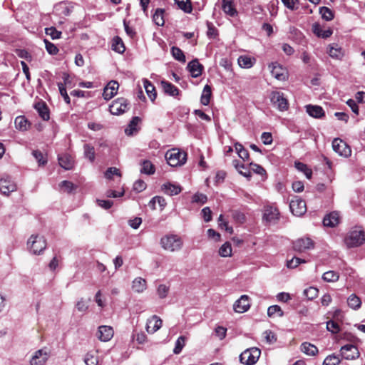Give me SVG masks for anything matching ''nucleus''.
<instances>
[{
  "label": "nucleus",
  "instance_id": "nucleus-15",
  "mask_svg": "<svg viewBox=\"0 0 365 365\" xmlns=\"http://www.w3.org/2000/svg\"><path fill=\"white\" fill-rule=\"evenodd\" d=\"M250 307V299L247 295H242L239 299H237L234 305L233 309L235 312L237 313H244L247 312Z\"/></svg>",
  "mask_w": 365,
  "mask_h": 365
},
{
  "label": "nucleus",
  "instance_id": "nucleus-58",
  "mask_svg": "<svg viewBox=\"0 0 365 365\" xmlns=\"http://www.w3.org/2000/svg\"><path fill=\"white\" fill-rule=\"evenodd\" d=\"M44 43L46 45V49L49 54L56 55L58 53V48L56 47V45H54L53 43L48 41L46 39L44 40Z\"/></svg>",
  "mask_w": 365,
  "mask_h": 365
},
{
  "label": "nucleus",
  "instance_id": "nucleus-11",
  "mask_svg": "<svg viewBox=\"0 0 365 365\" xmlns=\"http://www.w3.org/2000/svg\"><path fill=\"white\" fill-rule=\"evenodd\" d=\"M289 208L292 214L296 216H302L307 211L305 202L298 197H295L291 200Z\"/></svg>",
  "mask_w": 365,
  "mask_h": 365
},
{
  "label": "nucleus",
  "instance_id": "nucleus-26",
  "mask_svg": "<svg viewBox=\"0 0 365 365\" xmlns=\"http://www.w3.org/2000/svg\"><path fill=\"white\" fill-rule=\"evenodd\" d=\"M237 62L241 68H250L255 63L256 59L254 57H251L250 56L242 55L238 58Z\"/></svg>",
  "mask_w": 365,
  "mask_h": 365
},
{
  "label": "nucleus",
  "instance_id": "nucleus-1",
  "mask_svg": "<svg viewBox=\"0 0 365 365\" xmlns=\"http://www.w3.org/2000/svg\"><path fill=\"white\" fill-rule=\"evenodd\" d=\"M365 242V232L360 227H353L346 235L344 243L347 247H356Z\"/></svg>",
  "mask_w": 365,
  "mask_h": 365
},
{
  "label": "nucleus",
  "instance_id": "nucleus-3",
  "mask_svg": "<svg viewBox=\"0 0 365 365\" xmlns=\"http://www.w3.org/2000/svg\"><path fill=\"white\" fill-rule=\"evenodd\" d=\"M165 158L170 166L176 167L185 163L187 153L178 149L173 148L166 153Z\"/></svg>",
  "mask_w": 365,
  "mask_h": 365
},
{
  "label": "nucleus",
  "instance_id": "nucleus-42",
  "mask_svg": "<svg viewBox=\"0 0 365 365\" xmlns=\"http://www.w3.org/2000/svg\"><path fill=\"white\" fill-rule=\"evenodd\" d=\"M339 274L332 270L327 271L322 275V279L327 282H335L339 280Z\"/></svg>",
  "mask_w": 365,
  "mask_h": 365
},
{
  "label": "nucleus",
  "instance_id": "nucleus-50",
  "mask_svg": "<svg viewBox=\"0 0 365 365\" xmlns=\"http://www.w3.org/2000/svg\"><path fill=\"white\" fill-rule=\"evenodd\" d=\"M185 341L186 338L184 336H180L178 338L175 342V348L173 349L174 354H179L181 352L182 348L185 345Z\"/></svg>",
  "mask_w": 365,
  "mask_h": 365
},
{
  "label": "nucleus",
  "instance_id": "nucleus-44",
  "mask_svg": "<svg viewBox=\"0 0 365 365\" xmlns=\"http://www.w3.org/2000/svg\"><path fill=\"white\" fill-rule=\"evenodd\" d=\"M234 166L237 170L244 177L250 178L251 177V171L247 170L245 165L240 163L237 160L233 161Z\"/></svg>",
  "mask_w": 365,
  "mask_h": 365
},
{
  "label": "nucleus",
  "instance_id": "nucleus-46",
  "mask_svg": "<svg viewBox=\"0 0 365 365\" xmlns=\"http://www.w3.org/2000/svg\"><path fill=\"white\" fill-rule=\"evenodd\" d=\"M235 148L240 158L243 160H246L249 158L248 151L243 147V145L239 143L235 144Z\"/></svg>",
  "mask_w": 365,
  "mask_h": 365
},
{
  "label": "nucleus",
  "instance_id": "nucleus-8",
  "mask_svg": "<svg viewBox=\"0 0 365 365\" xmlns=\"http://www.w3.org/2000/svg\"><path fill=\"white\" fill-rule=\"evenodd\" d=\"M340 355L346 360H354L360 356V352L356 346L346 344L341 347Z\"/></svg>",
  "mask_w": 365,
  "mask_h": 365
},
{
  "label": "nucleus",
  "instance_id": "nucleus-24",
  "mask_svg": "<svg viewBox=\"0 0 365 365\" xmlns=\"http://www.w3.org/2000/svg\"><path fill=\"white\" fill-rule=\"evenodd\" d=\"M187 68L194 78L200 76L202 73V66L197 59L192 60L187 65Z\"/></svg>",
  "mask_w": 365,
  "mask_h": 365
},
{
  "label": "nucleus",
  "instance_id": "nucleus-17",
  "mask_svg": "<svg viewBox=\"0 0 365 365\" xmlns=\"http://www.w3.org/2000/svg\"><path fill=\"white\" fill-rule=\"evenodd\" d=\"M113 329L110 326H100L98 331V338L102 341H108L113 336Z\"/></svg>",
  "mask_w": 365,
  "mask_h": 365
},
{
  "label": "nucleus",
  "instance_id": "nucleus-10",
  "mask_svg": "<svg viewBox=\"0 0 365 365\" xmlns=\"http://www.w3.org/2000/svg\"><path fill=\"white\" fill-rule=\"evenodd\" d=\"M128 109V101L124 98H118L110 106L109 110L113 115H120Z\"/></svg>",
  "mask_w": 365,
  "mask_h": 365
},
{
  "label": "nucleus",
  "instance_id": "nucleus-12",
  "mask_svg": "<svg viewBox=\"0 0 365 365\" xmlns=\"http://www.w3.org/2000/svg\"><path fill=\"white\" fill-rule=\"evenodd\" d=\"M16 185L9 176H4L0 179V192L6 196L16 190Z\"/></svg>",
  "mask_w": 365,
  "mask_h": 365
},
{
  "label": "nucleus",
  "instance_id": "nucleus-41",
  "mask_svg": "<svg viewBox=\"0 0 365 365\" xmlns=\"http://www.w3.org/2000/svg\"><path fill=\"white\" fill-rule=\"evenodd\" d=\"M84 362L86 365H98V356L96 353L88 352L84 357Z\"/></svg>",
  "mask_w": 365,
  "mask_h": 365
},
{
  "label": "nucleus",
  "instance_id": "nucleus-54",
  "mask_svg": "<svg viewBox=\"0 0 365 365\" xmlns=\"http://www.w3.org/2000/svg\"><path fill=\"white\" fill-rule=\"evenodd\" d=\"M158 203L160 207L163 208L166 205L165 200L160 196H155L153 197L150 202L149 205L153 209H155V204Z\"/></svg>",
  "mask_w": 365,
  "mask_h": 365
},
{
  "label": "nucleus",
  "instance_id": "nucleus-31",
  "mask_svg": "<svg viewBox=\"0 0 365 365\" xmlns=\"http://www.w3.org/2000/svg\"><path fill=\"white\" fill-rule=\"evenodd\" d=\"M59 165L65 170H70L73 165L72 157L68 154H64L58 157Z\"/></svg>",
  "mask_w": 365,
  "mask_h": 365
},
{
  "label": "nucleus",
  "instance_id": "nucleus-5",
  "mask_svg": "<svg viewBox=\"0 0 365 365\" xmlns=\"http://www.w3.org/2000/svg\"><path fill=\"white\" fill-rule=\"evenodd\" d=\"M260 354L261 351L258 348L247 349L240 355V361L246 365H253L258 361Z\"/></svg>",
  "mask_w": 365,
  "mask_h": 365
},
{
  "label": "nucleus",
  "instance_id": "nucleus-9",
  "mask_svg": "<svg viewBox=\"0 0 365 365\" xmlns=\"http://www.w3.org/2000/svg\"><path fill=\"white\" fill-rule=\"evenodd\" d=\"M272 76L278 81L287 79L288 73L287 69L277 62H272L269 65Z\"/></svg>",
  "mask_w": 365,
  "mask_h": 365
},
{
  "label": "nucleus",
  "instance_id": "nucleus-56",
  "mask_svg": "<svg viewBox=\"0 0 365 365\" xmlns=\"http://www.w3.org/2000/svg\"><path fill=\"white\" fill-rule=\"evenodd\" d=\"M263 336L265 341L269 344H274L277 341V336L271 330L264 331L263 332Z\"/></svg>",
  "mask_w": 365,
  "mask_h": 365
},
{
  "label": "nucleus",
  "instance_id": "nucleus-29",
  "mask_svg": "<svg viewBox=\"0 0 365 365\" xmlns=\"http://www.w3.org/2000/svg\"><path fill=\"white\" fill-rule=\"evenodd\" d=\"M279 212L278 210L272 207H267L264 212V219L267 222H274L278 219Z\"/></svg>",
  "mask_w": 365,
  "mask_h": 365
},
{
  "label": "nucleus",
  "instance_id": "nucleus-45",
  "mask_svg": "<svg viewBox=\"0 0 365 365\" xmlns=\"http://www.w3.org/2000/svg\"><path fill=\"white\" fill-rule=\"evenodd\" d=\"M267 315L269 317H274L275 316L282 317L284 315V312L279 306L272 305L267 309Z\"/></svg>",
  "mask_w": 365,
  "mask_h": 365
},
{
  "label": "nucleus",
  "instance_id": "nucleus-33",
  "mask_svg": "<svg viewBox=\"0 0 365 365\" xmlns=\"http://www.w3.org/2000/svg\"><path fill=\"white\" fill-rule=\"evenodd\" d=\"M313 32L314 34H316L317 36L327 38L331 36L333 31L331 29H329L327 30H324L322 29L319 24H315L313 25Z\"/></svg>",
  "mask_w": 365,
  "mask_h": 365
},
{
  "label": "nucleus",
  "instance_id": "nucleus-48",
  "mask_svg": "<svg viewBox=\"0 0 365 365\" xmlns=\"http://www.w3.org/2000/svg\"><path fill=\"white\" fill-rule=\"evenodd\" d=\"M319 13L322 18L326 21H331L334 19V13L332 11L326 6H322L319 9Z\"/></svg>",
  "mask_w": 365,
  "mask_h": 365
},
{
  "label": "nucleus",
  "instance_id": "nucleus-40",
  "mask_svg": "<svg viewBox=\"0 0 365 365\" xmlns=\"http://www.w3.org/2000/svg\"><path fill=\"white\" fill-rule=\"evenodd\" d=\"M294 166L299 171L302 172L308 179H311L312 171L306 164L301 162H295Z\"/></svg>",
  "mask_w": 365,
  "mask_h": 365
},
{
  "label": "nucleus",
  "instance_id": "nucleus-62",
  "mask_svg": "<svg viewBox=\"0 0 365 365\" xmlns=\"http://www.w3.org/2000/svg\"><path fill=\"white\" fill-rule=\"evenodd\" d=\"M113 175L121 176L120 170L115 167L109 168L105 173V177L107 179H112Z\"/></svg>",
  "mask_w": 365,
  "mask_h": 365
},
{
  "label": "nucleus",
  "instance_id": "nucleus-34",
  "mask_svg": "<svg viewBox=\"0 0 365 365\" xmlns=\"http://www.w3.org/2000/svg\"><path fill=\"white\" fill-rule=\"evenodd\" d=\"M301 351L309 356H314L318 353L317 347L309 342H304L302 344Z\"/></svg>",
  "mask_w": 365,
  "mask_h": 365
},
{
  "label": "nucleus",
  "instance_id": "nucleus-47",
  "mask_svg": "<svg viewBox=\"0 0 365 365\" xmlns=\"http://www.w3.org/2000/svg\"><path fill=\"white\" fill-rule=\"evenodd\" d=\"M84 155L91 162H93L95 160V150L94 148L88 144H85L83 146Z\"/></svg>",
  "mask_w": 365,
  "mask_h": 365
},
{
  "label": "nucleus",
  "instance_id": "nucleus-57",
  "mask_svg": "<svg viewBox=\"0 0 365 365\" xmlns=\"http://www.w3.org/2000/svg\"><path fill=\"white\" fill-rule=\"evenodd\" d=\"M305 262L306 261L304 259L294 257L292 259L287 262V267L289 269H294L296 268L299 264Z\"/></svg>",
  "mask_w": 365,
  "mask_h": 365
},
{
  "label": "nucleus",
  "instance_id": "nucleus-30",
  "mask_svg": "<svg viewBox=\"0 0 365 365\" xmlns=\"http://www.w3.org/2000/svg\"><path fill=\"white\" fill-rule=\"evenodd\" d=\"M161 86L164 92L171 96H176L179 94L178 88L170 82L163 81Z\"/></svg>",
  "mask_w": 365,
  "mask_h": 365
},
{
  "label": "nucleus",
  "instance_id": "nucleus-51",
  "mask_svg": "<svg viewBox=\"0 0 365 365\" xmlns=\"http://www.w3.org/2000/svg\"><path fill=\"white\" fill-rule=\"evenodd\" d=\"M341 359L339 356L334 354H331L325 358L322 365H339Z\"/></svg>",
  "mask_w": 365,
  "mask_h": 365
},
{
  "label": "nucleus",
  "instance_id": "nucleus-23",
  "mask_svg": "<svg viewBox=\"0 0 365 365\" xmlns=\"http://www.w3.org/2000/svg\"><path fill=\"white\" fill-rule=\"evenodd\" d=\"M307 113L315 118H321L324 116V110L319 106L307 105L306 106Z\"/></svg>",
  "mask_w": 365,
  "mask_h": 365
},
{
  "label": "nucleus",
  "instance_id": "nucleus-35",
  "mask_svg": "<svg viewBox=\"0 0 365 365\" xmlns=\"http://www.w3.org/2000/svg\"><path fill=\"white\" fill-rule=\"evenodd\" d=\"M211 96V87L209 85H205L200 98L201 103L204 106H207L210 103Z\"/></svg>",
  "mask_w": 365,
  "mask_h": 365
},
{
  "label": "nucleus",
  "instance_id": "nucleus-61",
  "mask_svg": "<svg viewBox=\"0 0 365 365\" xmlns=\"http://www.w3.org/2000/svg\"><path fill=\"white\" fill-rule=\"evenodd\" d=\"M15 53L21 58L26 59L28 61H31V55L25 49H16Z\"/></svg>",
  "mask_w": 365,
  "mask_h": 365
},
{
  "label": "nucleus",
  "instance_id": "nucleus-28",
  "mask_svg": "<svg viewBox=\"0 0 365 365\" xmlns=\"http://www.w3.org/2000/svg\"><path fill=\"white\" fill-rule=\"evenodd\" d=\"M14 124L16 128L21 131H26L30 128L29 122L23 115L17 116L15 118Z\"/></svg>",
  "mask_w": 365,
  "mask_h": 365
},
{
  "label": "nucleus",
  "instance_id": "nucleus-60",
  "mask_svg": "<svg viewBox=\"0 0 365 365\" xmlns=\"http://www.w3.org/2000/svg\"><path fill=\"white\" fill-rule=\"evenodd\" d=\"M207 36L210 38H215L218 35L217 30L216 29V28L214 26V25L211 22H207Z\"/></svg>",
  "mask_w": 365,
  "mask_h": 365
},
{
  "label": "nucleus",
  "instance_id": "nucleus-16",
  "mask_svg": "<svg viewBox=\"0 0 365 365\" xmlns=\"http://www.w3.org/2000/svg\"><path fill=\"white\" fill-rule=\"evenodd\" d=\"M162 324V319L159 317L153 315L147 321L146 331L149 334H153L160 329Z\"/></svg>",
  "mask_w": 365,
  "mask_h": 365
},
{
  "label": "nucleus",
  "instance_id": "nucleus-63",
  "mask_svg": "<svg viewBox=\"0 0 365 365\" xmlns=\"http://www.w3.org/2000/svg\"><path fill=\"white\" fill-rule=\"evenodd\" d=\"M33 155L35 158V159L38 161L40 165H44L47 163L46 158L41 151H33Z\"/></svg>",
  "mask_w": 365,
  "mask_h": 365
},
{
  "label": "nucleus",
  "instance_id": "nucleus-22",
  "mask_svg": "<svg viewBox=\"0 0 365 365\" xmlns=\"http://www.w3.org/2000/svg\"><path fill=\"white\" fill-rule=\"evenodd\" d=\"M327 53L330 57L336 59H341L344 56V51L336 43L330 44Z\"/></svg>",
  "mask_w": 365,
  "mask_h": 365
},
{
  "label": "nucleus",
  "instance_id": "nucleus-49",
  "mask_svg": "<svg viewBox=\"0 0 365 365\" xmlns=\"http://www.w3.org/2000/svg\"><path fill=\"white\" fill-rule=\"evenodd\" d=\"M175 1L178 7L185 13L192 11V6L189 0H175Z\"/></svg>",
  "mask_w": 365,
  "mask_h": 365
},
{
  "label": "nucleus",
  "instance_id": "nucleus-13",
  "mask_svg": "<svg viewBox=\"0 0 365 365\" xmlns=\"http://www.w3.org/2000/svg\"><path fill=\"white\" fill-rule=\"evenodd\" d=\"M313 247L314 242L309 237L299 238L293 243V248L297 252H304Z\"/></svg>",
  "mask_w": 365,
  "mask_h": 365
},
{
  "label": "nucleus",
  "instance_id": "nucleus-59",
  "mask_svg": "<svg viewBox=\"0 0 365 365\" xmlns=\"http://www.w3.org/2000/svg\"><path fill=\"white\" fill-rule=\"evenodd\" d=\"M59 186L64 192H66L68 193L71 192L72 190L75 188L73 183L72 182L68 181V180L62 181L60 183Z\"/></svg>",
  "mask_w": 365,
  "mask_h": 365
},
{
  "label": "nucleus",
  "instance_id": "nucleus-7",
  "mask_svg": "<svg viewBox=\"0 0 365 365\" xmlns=\"http://www.w3.org/2000/svg\"><path fill=\"white\" fill-rule=\"evenodd\" d=\"M333 150L340 156L348 158L351 154L350 147L341 139L334 138L332 141Z\"/></svg>",
  "mask_w": 365,
  "mask_h": 365
},
{
  "label": "nucleus",
  "instance_id": "nucleus-39",
  "mask_svg": "<svg viewBox=\"0 0 365 365\" xmlns=\"http://www.w3.org/2000/svg\"><path fill=\"white\" fill-rule=\"evenodd\" d=\"M171 53L173 57L182 63H185L186 61L185 56L183 51L178 47L173 46L171 48Z\"/></svg>",
  "mask_w": 365,
  "mask_h": 365
},
{
  "label": "nucleus",
  "instance_id": "nucleus-32",
  "mask_svg": "<svg viewBox=\"0 0 365 365\" xmlns=\"http://www.w3.org/2000/svg\"><path fill=\"white\" fill-rule=\"evenodd\" d=\"M140 122L139 117H133L128 125V128L125 129V133L127 135H132L138 130V125Z\"/></svg>",
  "mask_w": 365,
  "mask_h": 365
},
{
  "label": "nucleus",
  "instance_id": "nucleus-52",
  "mask_svg": "<svg viewBox=\"0 0 365 365\" xmlns=\"http://www.w3.org/2000/svg\"><path fill=\"white\" fill-rule=\"evenodd\" d=\"M232 253V247L230 242H225L223 244L220 250H219V255L221 257H226L231 255Z\"/></svg>",
  "mask_w": 365,
  "mask_h": 365
},
{
  "label": "nucleus",
  "instance_id": "nucleus-19",
  "mask_svg": "<svg viewBox=\"0 0 365 365\" xmlns=\"http://www.w3.org/2000/svg\"><path fill=\"white\" fill-rule=\"evenodd\" d=\"M162 191L170 196L176 195L182 191L180 185L171 182H165L161 187Z\"/></svg>",
  "mask_w": 365,
  "mask_h": 365
},
{
  "label": "nucleus",
  "instance_id": "nucleus-55",
  "mask_svg": "<svg viewBox=\"0 0 365 365\" xmlns=\"http://www.w3.org/2000/svg\"><path fill=\"white\" fill-rule=\"evenodd\" d=\"M319 290L316 287H310L304 290V295L309 300L314 299L318 296Z\"/></svg>",
  "mask_w": 365,
  "mask_h": 365
},
{
  "label": "nucleus",
  "instance_id": "nucleus-38",
  "mask_svg": "<svg viewBox=\"0 0 365 365\" xmlns=\"http://www.w3.org/2000/svg\"><path fill=\"white\" fill-rule=\"evenodd\" d=\"M143 85L150 100L154 101L157 96L154 86L147 79L144 80Z\"/></svg>",
  "mask_w": 365,
  "mask_h": 365
},
{
  "label": "nucleus",
  "instance_id": "nucleus-20",
  "mask_svg": "<svg viewBox=\"0 0 365 365\" xmlns=\"http://www.w3.org/2000/svg\"><path fill=\"white\" fill-rule=\"evenodd\" d=\"M339 222V215L337 212H332L327 215L323 219V225L325 227H334Z\"/></svg>",
  "mask_w": 365,
  "mask_h": 365
},
{
  "label": "nucleus",
  "instance_id": "nucleus-43",
  "mask_svg": "<svg viewBox=\"0 0 365 365\" xmlns=\"http://www.w3.org/2000/svg\"><path fill=\"white\" fill-rule=\"evenodd\" d=\"M348 305L354 309H358L361 304V299L356 294H351L347 299Z\"/></svg>",
  "mask_w": 365,
  "mask_h": 365
},
{
  "label": "nucleus",
  "instance_id": "nucleus-6",
  "mask_svg": "<svg viewBox=\"0 0 365 365\" xmlns=\"http://www.w3.org/2000/svg\"><path fill=\"white\" fill-rule=\"evenodd\" d=\"M270 101L274 106H275L280 111L287 110L289 108L288 101L284 97V93L282 92H272L270 94Z\"/></svg>",
  "mask_w": 365,
  "mask_h": 365
},
{
  "label": "nucleus",
  "instance_id": "nucleus-36",
  "mask_svg": "<svg viewBox=\"0 0 365 365\" xmlns=\"http://www.w3.org/2000/svg\"><path fill=\"white\" fill-rule=\"evenodd\" d=\"M112 48L119 53H123L125 51V48L124 43L120 37L115 36L113 38Z\"/></svg>",
  "mask_w": 365,
  "mask_h": 365
},
{
  "label": "nucleus",
  "instance_id": "nucleus-37",
  "mask_svg": "<svg viewBox=\"0 0 365 365\" xmlns=\"http://www.w3.org/2000/svg\"><path fill=\"white\" fill-rule=\"evenodd\" d=\"M164 9H157L153 16V21L158 26H163L165 24L164 20Z\"/></svg>",
  "mask_w": 365,
  "mask_h": 365
},
{
  "label": "nucleus",
  "instance_id": "nucleus-25",
  "mask_svg": "<svg viewBox=\"0 0 365 365\" xmlns=\"http://www.w3.org/2000/svg\"><path fill=\"white\" fill-rule=\"evenodd\" d=\"M34 108L43 120H48L49 119V110L46 104L44 102L38 101L34 105Z\"/></svg>",
  "mask_w": 365,
  "mask_h": 365
},
{
  "label": "nucleus",
  "instance_id": "nucleus-18",
  "mask_svg": "<svg viewBox=\"0 0 365 365\" xmlns=\"http://www.w3.org/2000/svg\"><path fill=\"white\" fill-rule=\"evenodd\" d=\"M118 86L119 85L117 81H110L103 90V96L104 99L110 100L117 93Z\"/></svg>",
  "mask_w": 365,
  "mask_h": 365
},
{
  "label": "nucleus",
  "instance_id": "nucleus-14",
  "mask_svg": "<svg viewBox=\"0 0 365 365\" xmlns=\"http://www.w3.org/2000/svg\"><path fill=\"white\" fill-rule=\"evenodd\" d=\"M49 357V353L46 349H39L36 351L32 356L31 365H44Z\"/></svg>",
  "mask_w": 365,
  "mask_h": 365
},
{
  "label": "nucleus",
  "instance_id": "nucleus-4",
  "mask_svg": "<svg viewBox=\"0 0 365 365\" xmlns=\"http://www.w3.org/2000/svg\"><path fill=\"white\" fill-rule=\"evenodd\" d=\"M30 252L34 255H40L46 247V242L43 237L32 235L27 242Z\"/></svg>",
  "mask_w": 365,
  "mask_h": 365
},
{
  "label": "nucleus",
  "instance_id": "nucleus-64",
  "mask_svg": "<svg viewBox=\"0 0 365 365\" xmlns=\"http://www.w3.org/2000/svg\"><path fill=\"white\" fill-rule=\"evenodd\" d=\"M169 287L165 284H160L157 289V293L160 298L164 299L167 297Z\"/></svg>",
  "mask_w": 365,
  "mask_h": 365
},
{
  "label": "nucleus",
  "instance_id": "nucleus-27",
  "mask_svg": "<svg viewBox=\"0 0 365 365\" xmlns=\"http://www.w3.org/2000/svg\"><path fill=\"white\" fill-rule=\"evenodd\" d=\"M147 288L146 280L142 277L135 278L132 283V289L134 292L142 293Z\"/></svg>",
  "mask_w": 365,
  "mask_h": 365
},
{
  "label": "nucleus",
  "instance_id": "nucleus-21",
  "mask_svg": "<svg viewBox=\"0 0 365 365\" xmlns=\"http://www.w3.org/2000/svg\"><path fill=\"white\" fill-rule=\"evenodd\" d=\"M222 9L228 16L234 17L237 16L238 12L235 7L233 0H222Z\"/></svg>",
  "mask_w": 365,
  "mask_h": 365
},
{
  "label": "nucleus",
  "instance_id": "nucleus-2",
  "mask_svg": "<svg viewBox=\"0 0 365 365\" xmlns=\"http://www.w3.org/2000/svg\"><path fill=\"white\" fill-rule=\"evenodd\" d=\"M160 245L165 250L174 252L182 249L183 241L182 238L177 235H167L160 239Z\"/></svg>",
  "mask_w": 365,
  "mask_h": 365
},
{
  "label": "nucleus",
  "instance_id": "nucleus-53",
  "mask_svg": "<svg viewBox=\"0 0 365 365\" xmlns=\"http://www.w3.org/2000/svg\"><path fill=\"white\" fill-rule=\"evenodd\" d=\"M141 173H143L147 175H152L155 173V167L151 163V162L148 160H145L143 163Z\"/></svg>",
  "mask_w": 365,
  "mask_h": 365
}]
</instances>
